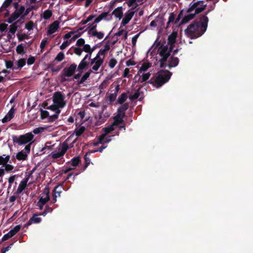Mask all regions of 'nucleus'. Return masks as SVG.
I'll return each mask as SVG.
<instances>
[{
	"label": "nucleus",
	"instance_id": "nucleus-1",
	"mask_svg": "<svg viewBox=\"0 0 253 253\" xmlns=\"http://www.w3.org/2000/svg\"><path fill=\"white\" fill-rule=\"evenodd\" d=\"M209 18L205 15H201L199 20L194 21L190 24L185 33L191 39H194L202 36L206 31Z\"/></svg>",
	"mask_w": 253,
	"mask_h": 253
},
{
	"label": "nucleus",
	"instance_id": "nucleus-2",
	"mask_svg": "<svg viewBox=\"0 0 253 253\" xmlns=\"http://www.w3.org/2000/svg\"><path fill=\"white\" fill-rule=\"evenodd\" d=\"M207 5L203 0L193 1L189 4V7L187 9V12L190 14L184 16L181 21V24H185L190 20L193 19L196 15L199 14L204 11Z\"/></svg>",
	"mask_w": 253,
	"mask_h": 253
},
{
	"label": "nucleus",
	"instance_id": "nucleus-3",
	"mask_svg": "<svg viewBox=\"0 0 253 253\" xmlns=\"http://www.w3.org/2000/svg\"><path fill=\"white\" fill-rule=\"evenodd\" d=\"M171 75V73L168 70H161L156 75L151 78L148 83L156 88H159L168 82Z\"/></svg>",
	"mask_w": 253,
	"mask_h": 253
},
{
	"label": "nucleus",
	"instance_id": "nucleus-4",
	"mask_svg": "<svg viewBox=\"0 0 253 253\" xmlns=\"http://www.w3.org/2000/svg\"><path fill=\"white\" fill-rule=\"evenodd\" d=\"M34 135L32 132H28L25 134L20 135L19 136L13 135L12 136L13 143L17 144L19 145H22L32 143L31 141L34 138Z\"/></svg>",
	"mask_w": 253,
	"mask_h": 253
},
{
	"label": "nucleus",
	"instance_id": "nucleus-5",
	"mask_svg": "<svg viewBox=\"0 0 253 253\" xmlns=\"http://www.w3.org/2000/svg\"><path fill=\"white\" fill-rule=\"evenodd\" d=\"M64 96L60 91L54 92L52 97L53 103L58 105L60 108H63L66 105V102L64 101Z\"/></svg>",
	"mask_w": 253,
	"mask_h": 253
},
{
	"label": "nucleus",
	"instance_id": "nucleus-6",
	"mask_svg": "<svg viewBox=\"0 0 253 253\" xmlns=\"http://www.w3.org/2000/svg\"><path fill=\"white\" fill-rule=\"evenodd\" d=\"M21 229V225H17L11 229L7 233L4 235L1 239V242L5 241L14 236Z\"/></svg>",
	"mask_w": 253,
	"mask_h": 253
},
{
	"label": "nucleus",
	"instance_id": "nucleus-7",
	"mask_svg": "<svg viewBox=\"0 0 253 253\" xmlns=\"http://www.w3.org/2000/svg\"><path fill=\"white\" fill-rule=\"evenodd\" d=\"M77 69V65L73 63L67 68H65L63 70V75L64 77H70L73 76Z\"/></svg>",
	"mask_w": 253,
	"mask_h": 253
},
{
	"label": "nucleus",
	"instance_id": "nucleus-8",
	"mask_svg": "<svg viewBox=\"0 0 253 253\" xmlns=\"http://www.w3.org/2000/svg\"><path fill=\"white\" fill-rule=\"evenodd\" d=\"M68 148V144L66 142H64L62 144V147L60 151L57 153H53L52 154V158L53 159H55L60 158L61 157L63 156L64 155L66 152Z\"/></svg>",
	"mask_w": 253,
	"mask_h": 253
},
{
	"label": "nucleus",
	"instance_id": "nucleus-9",
	"mask_svg": "<svg viewBox=\"0 0 253 253\" xmlns=\"http://www.w3.org/2000/svg\"><path fill=\"white\" fill-rule=\"evenodd\" d=\"M135 12V11L130 10H128L126 12L124 15V17L123 18L121 24V26H125L127 24L133 17Z\"/></svg>",
	"mask_w": 253,
	"mask_h": 253
},
{
	"label": "nucleus",
	"instance_id": "nucleus-10",
	"mask_svg": "<svg viewBox=\"0 0 253 253\" xmlns=\"http://www.w3.org/2000/svg\"><path fill=\"white\" fill-rule=\"evenodd\" d=\"M172 50H170V47L169 48L168 46L162 45H161L158 50L161 56H170V52Z\"/></svg>",
	"mask_w": 253,
	"mask_h": 253
},
{
	"label": "nucleus",
	"instance_id": "nucleus-11",
	"mask_svg": "<svg viewBox=\"0 0 253 253\" xmlns=\"http://www.w3.org/2000/svg\"><path fill=\"white\" fill-rule=\"evenodd\" d=\"M39 214L34 213L32 217H31L28 222L25 225V227H28L32 224H38L42 221V218L38 216Z\"/></svg>",
	"mask_w": 253,
	"mask_h": 253
},
{
	"label": "nucleus",
	"instance_id": "nucleus-12",
	"mask_svg": "<svg viewBox=\"0 0 253 253\" xmlns=\"http://www.w3.org/2000/svg\"><path fill=\"white\" fill-rule=\"evenodd\" d=\"M112 15H114L116 18H119V19L122 18L123 16V7L122 6H119L115 8L110 15V19H112Z\"/></svg>",
	"mask_w": 253,
	"mask_h": 253
},
{
	"label": "nucleus",
	"instance_id": "nucleus-13",
	"mask_svg": "<svg viewBox=\"0 0 253 253\" xmlns=\"http://www.w3.org/2000/svg\"><path fill=\"white\" fill-rule=\"evenodd\" d=\"M59 26V22L57 21H54L53 23L49 25L47 30V34L51 35L55 33L58 29Z\"/></svg>",
	"mask_w": 253,
	"mask_h": 253
},
{
	"label": "nucleus",
	"instance_id": "nucleus-14",
	"mask_svg": "<svg viewBox=\"0 0 253 253\" xmlns=\"http://www.w3.org/2000/svg\"><path fill=\"white\" fill-rule=\"evenodd\" d=\"M176 33H172L168 37V44L169 45L170 50H172L176 42Z\"/></svg>",
	"mask_w": 253,
	"mask_h": 253
},
{
	"label": "nucleus",
	"instance_id": "nucleus-15",
	"mask_svg": "<svg viewBox=\"0 0 253 253\" xmlns=\"http://www.w3.org/2000/svg\"><path fill=\"white\" fill-rule=\"evenodd\" d=\"M125 115L122 113H119L117 112V114L114 117L113 125L115 126H118L122 124L124 122V118L125 117Z\"/></svg>",
	"mask_w": 253,
	"mask_h": 253
},
{
	"label": "nucleus",
	"instance_id": "nucleus-16",
	"mask_svg": "<svg viewBox=\"0 0 253 253\" xmlns=\"http://www.w3.org/2000/svg\"><path fill=\"white\" fill-rule=\"evenodd\" d=\"M113 123L112 125H110L108 126L105 127L103 128V130L104 133L100 135V142L102 143V140L104 139V137L108 135V134L110 133L111 131H113L114 129Z\"/></svg>",
	"mask_w": 253,
	"mask_h": 253
},
{
	"label": "nucleus",
	"instance_id": "nucleus-17",
	"mask_svg": "<svg viewBox=\"0 0 253 253\" xmlns=\"http://www.w3.org/2000/svg\"><path fill=\"white\" fill-rule=\"evenodd\" d=\"M152 64L151 63L147 62L144 63L142 64L140 69H139L137 75L134 77V79L136 80L138 76H140V74H141L143 72H145L147 71L148 68H149L151 66Z\"/></svg>",
	"mask_w": 253,
	"mask_h": 253
},
{
	"label": "nucleus",
	"instance_id": "nucleus-18",
	"mask_svg": "<svg viewBox=\"0 0 253 253\" xmlns=\"http://www.w3.org/2000/svg\"><path fill=\"white\" fill-rule=\"evenodd\" d=\"M29 179V177L28 176L27 177H25L23 180H22L19 185V186L17 189V193L19 194L21 193L26 188L27 182Z\"/></svg>",
	"mask_w": 253,
	"mask_h": 253
},
{
	"label": "nucleus",
	"instance_id": "nucleus-19",
	"mask_svg": "<svg viewBox=\"0 0 253 253\" xmlns=\"http://www.w3.org/2000/svg\"><path fill=\"white\" fill-rule=\"evenodd\" d=\"M179 63V59L176 57H174L172 56L170 60L169 61V63L168 64V66L169 69L171 67H174L176 66Z\"/></svg>",
	"mask_w": 253,
	"mask_h": 253
},
{
	"label": "nucleus",
	"instance_id": "nucleus-20",
	"mask_svg": "<svg viewBox=\"0 0 253 253\" xmlns=\"http://www.w3.org/2000/svg\"><path fill=\"white\" fill-rule=\"evenodd\" d=\"M28 155L24 152V150H22L18 152L16 155V158L19 161H24L27 159Z\"/></svg>",
	"mask_w": 253,
	"mask_h": 253
},
{
	"label": "nucleus",
	"instance_id": "nucleus-21",
	"mask_svg": "<svg viewBox=\"0 0 253 253\" xmlns=\"http://www.w3.org/2000/svg\"><path fill=\"white\" fill-rule=\"evenodd\" d=\"M92 72V70L89 69L87 72H86L83 76L81 78L80 80L78 81L77 84L78 85H80L83 84L84 82H85L87 79L89 77V76Z\"/></svg>",
	"mask_w": 253,
	"mask_h": 253
},
{
	"label": "nucleus",
	"instance_id": "nucleus-22",
	"mask_svg": "<svg viewBox=\"0 0 253 253\" xmlns=\"http://www.w3.org/2000/svg\"><path fill=\"white\" fill-rule=\"evenodd\" d=\"M89 64V62L85 60V59H83L78 65L77 70H84L88 66Z\"/></svg>",
	"mask_w": 253,
	"mask_h": 253
},
{
	"label": "nucleus",
	"instance_id": "nucleus-23",
	"mask_svg": "<svg viewBox=\"0 0 253 253\" xmlns=\"http://www.w3.org/2000/svg\"><path fill=\"white\" fill-rule=\"evenodd\" d=\"M128 103H126L118 108L117 112L126 115V111L128 109Z\"/></svg>",
	"mask_w": 253,
	"mask_h": 253
},
{
	"label": "nucleus",
	"instance_id": "nucleus-24",
	"mask_svg": "<svg viewBox=\"0 0 253 253\" xmlns=\"http://www.w3.org/2000/svg\"><path fill=\"white\" fill-rule=\"evenodd\" d=\"M81 163V160L79 156L75 157L72 159L70 162L68 163L69 165H71L73 167H77Z\"/></svg>",
	"mask_w": 253,
	"mask_h": 253
},
{
	"label": "nucleus",
	"instance_id": "nucleus-25",
	"mask_svg": "<svg viewBox=\"0 0 253 253\" xmlns=\"http://www.w3.org/2000/svg\"><path fill=\"white\" fill-rule=\"evenodd\" d=\"M91 153V152H87V153H86V154H85V155L84 156V159L85 161V165H84V167H83V171H84L87 168V167L88 166L89 164L90 163V160L89 158V157H88V155H90Z\"/></svg>",
	"mask_w": 253,
	"mask_h": 253
},
{
	"label": "nucleus",
	"instance_id": "nucleus-26",
	"mask_svg": "<svg viewBox=\"0 0 253 253\" xmlns=\"http://www.w3.org/2000/svg\"><path fill=\"white\" fill-rule=\"evenodd\" d=\"M19 25H18V22H15L13 23L10 26L9 30V32L13 35H14L16 31H17Z\"/></svg>",
	"mask_w": 253,
	"mask_h": 253
},
{
	"label": "nucleus",
	"instance_id": "nucleus-27",
	"mask_svg": "<svg viewBox=\"0 0 253 253\" xmlns=\"http://www.w3.org/2000/svg\"><path fill=\"white\" fill-rule=\"evenodd\" d=\"M52 15V12L51 10L49 9L45 10L42 15V17L44 19V20H48L49 19Z\"/></svg>",
	"mask_w": 253,
	"mask_h": 253
},
{
	"label": "nucleus",
	"instance_id": "nucleus-28",
	"mask_svg": "<svg viewBox=\"0 0 253 253\" xmlns=\"http://www.w3.org/2000/svg\"><path fill=\"white\" fill-rule=\"evenodd\" d=\"M150 75H151V74L150 73V72H148V73H147L145 74H143L141 78L140 76H139V78L138 79V81L139 82H140L141 83L145 82L147 80H148V79L150 78Z\"/></svg>",
	"mask_w": 253,
	"mask_h": 253
},
{
	"label": "nucleus",
	"instance_id": "nucleus-29",
	"mask_svg": "<svg viewBox=\"0 0 253 253\" xmlns=\"http://www.w3.org/2000/svg\"><path fill=\"white\" fill-rule=\"evenodd\" d=\"M127 98V94L126 93H123L119 97L117 102L120 104H123L126 101Z\"/></svg>",
	"mask_w": 253,
	"mask_h": 253
},
{
	"label": "nucleus",
	"instance_id": "nucleus-30",
	"mask_svg": "<svg viewBox=\"0 0 253 253\" xmlns=\"http://www.w3.org/2000/svg\"><path fill=\"white\" fill-rule=\"evenodd\" d=\"M60 112L61 110H58L57 113H55V114L50 116H49V117L48 118V122L52 123L54 122L56 120L58 119L59 114L60 113Z\"/></svg>",
	"mask_w": 253,
	"mask_h": 253
},
{
	"label": "nucleus",
	"instance_id": "nucleus-31",
	"mask_svg": "<svg viewBox=\"0 0 253 253\" xmlns=\"http://www.w3.org/2000/svg\"><path fill=\"white\" fill-rule=\"evenodd\" d=\"M19 15H17V12L15 11L12 13L11 16L7 19V22L8 23H12L14 21L17 19L19 17Z\"/></svg>",
	"mask_w": 253,
	"mask_h": 253
},
{
	"label": "nucleus",
	"instance_id": "nucleus-32",
	"mask_svg": "<svg viewBox=\"0 0 253 253\" xmlns=\"http://www.w3.org/2000/svg\"><path fill=\"white\" fill-rule=\"evenodd\" d=\"M53 209L50 207L49 206H46L45 210L42 212H40L39 215H42L43 216H45L48 213H51L52 212Z\"/></svg>",
	"mask_w": 253,
	"mask_h": 253
},
{
	"label": "nucleus",
	"instance_id": "nucleus-33",
	"mask_svg": "<svg viewBox=\"0 0 253 253\" xmlns=\"http://www.w3.org/2000/svg\"><path fill=\"white\" fill-rule=\"evenodd\" d=\"M103 63V60H99L96 62L94 65L92 66V69L95 71L98 70L101 65Z\"/></svg>",
	"mask_w": 253,
	"mask_h": 253
},
{
	"label": "nucleus",
	"instance_id": "nucleus-34",
	"mask_svg": "<svg viewBox=\"0 0 253 253\" xmlns=\"http://www.w3.org/2000/svg\"><path fill=\"white\" fill-rule=\"evenodd\" d=\"M85 131V127L82 126L80 127L77 128L75 130V134L77 136H81Z\"/></svg>",
	"mask_w": 253,
	"mask_h": 253
},
{
	"label": "nucleus",
	"instance_id": "nucleus-35",
	"mask_svg": "<svg viewBox=\"0 0 253 253\" xmlns=\"http://www.w3.org/2000/svg\"><path fill=\"white\" fill-rule=\"evenodd\" d=\"M91 35L93 37H96L98 39H102L104 37V33L101 32L94 31L91 33Z\"/></svg>",
	"mask_w": 253,
	"mask_h": 253
},
{
	"label": "nucleus",
	"instance_id": "nucleus-36",
	"mask_svg": "<svg viewBox=\"0 0 253 253\" xmlns=\"http://www.w3.org/2000/svg\"><path fill=\"white\" fill-rule=\"evenodd\" d=\"M25 45L21 43L17 45L16 48V52L18 54H22L24 52V47Z\"/></svg>",
	"mask_w": 253,
	"mask_h": 253
},
{
	"label": "nucleus",
	"instance_id": "nucleus-37",
	"mask_svg": "<svg viewBox=\"0 0 253 253\" xmlns=\"http://www.w3.org/2000/svg\"><path fill=\"white\" fill-rule=\"evenodd\" d=\"M105 121H106V119L104 118V117L103 116L102 113H99V114H98L97 125H100L104 123Z\"/></svg>",
	"mask_w": 253,
	"mask_h": 253
},
{
	"label": "nucleus",
	"instance_id": "nucleus-38",
	"mask_svg": "<svg viewBox=\"0 0 253 253\" xmlns=\"http://www.w3.org/2000/svg\"><path fill=\"white\" fill-rule=\"evenodd\" d=\"M33 9H36V6L35 5H30L29 7L27 8V9H26L24 14H23V15L21 16V18L23 19Z\"/></svg>",
	"mask_w": 253,
	"mask_h": 253
},
{
	"label": "nucleus",
	"instance_id": "nucleus-39",
	"mask_svg": "<svg viewBox=\"0 0 253 253\" xmlns=\"http://www.w3.org/2000/svg\"><path fill=\"white\" fill-rule=\"evenodd\" d=\"M65 58V55L63 53V52L61 51L58 53V54L57 55L55 58V60L60 62L62 61Z\"/></svg>",
	"mask_w": 253,
	"mask_h": 253
},
{
	"label": "nucleus",
	"instance_id": "nucleus-40",
	"mask_svg": "<svg viewBox=\"0 0 253 253\" xmlns=\"http://www.w3.org/2000/svg\"><path fill=\"white\" fill-rule=\"evenodd\" d=\"M25 7L24 5H21L20 8L17 9H16L15 12H17V15H19V16H20V15H21V16L23 15L22 14L24 13L25 11Z\"/></svg>",
	"mask_w": 253,
	"mask_h": 253
},
{
	"label": "nucleus",
	"instance_id": "nucleus-41",
	"mask_svg": "<svg viewBox=\"0 0 253 253\" xmlns=\"http://www.w3.org/2000/svg\"><path fill=\"white\" fill-rule=\"evenodd\" d=\"M169 56H161L162 58L159 60L160 66L161 68H163L165 67V63L167 61Z\"/></svg>",
	"mask_w": 253,
	"mask_h": 253
},
{
	"label": "nucleus",
	"instance_id": "nucleus-42",
	"mask_svg": "<svg viewBox=\"0 0 253 253\" xmlns=\"http://www.w3.org/2000/svg\"><path fill=\"white\" fill-rule=\"evenodd\" d=\"M25 64H26V60L24 58L20 59L17 61L18 67L15 68L14 69H16L19 68H22L23 66H24L25 65Z\"/></svg>",
	"mask_w": 253,
	"mask_h": 253
},
{
	"label": "nucleus",
	"instance_id": "nucleus-43",
	"mask_svg": "<svg viewBox=\"0 0 253 253\" xmlns=\"http://www.w3.org/2000/svg\"><path fill=\"white\" fill-rule=\"evenodd\" d=\"M114 135H106V136L104 137V139L102 141V143H100V144L102 145H104L106 143H109L112 140V137Z\"/></svg>",
	"mask_w": 253,
	"mask_h": 253
},
{
	"label": "nucleus",
	"instance_id": "nucleus-44",
	"mask_svg": "<svg viewBox=\"0 0 253 253\" xmlns=\"http://www.w3.org/2000/svg\"><path fill=\"white\" fill-rule=\"evenodd\" d=\"M59 185H57L53 191V198L51 201V204H53L57 201V195H56V189L58 188Z\"/></svg>",
	"mask_w": 253,
	"mask_h": 253
},
{
	"label": "nucleus",
	"instance_id": "nucleus-45",
	"mask_svg": "<svg viewBox=\"0 0 253 253\" xmlns=\"http://www.w3.org/2000/svg\"><path fill=\"white\" fill-rule=\"evenodd\" d=\"M17 36L19 41L20 42L23 41L24 39H28L29 38L28 35L25 33L22 34H18Z\"/></svg>",
	"mask_w": 253,
	"mask_h": 253
},
{
	"label": "nucleus",
	"instance_id": "nucleus-46",
	"mask_svg": "<svg viewBox=\"0 0 253 253\" xmlns=\"http://www.w3.org/2000/svg\"><path fill=\"white\" fill-rule=\"evenodd\" d=\"M34 22L32 21H29L25 25V28L29 31L32 30L34 28Z\"/></svg>",
	"mask_w": 253,
	"mask_h": 253
},
{
	"label": "nucleus",
	"instance_id": "nucleus-47",
	"mask_svg": "<svg viewBox=\"0 0 253 253\" xmlns=\"http://www.w3.org/2000/svg\"><path fill=\"white\" fill-rule=\"evenodd\" d=\"M140 95L139 89L134 93V94L129 96V98L131 100H134L137 99Z\"/></svg>",
	"mask_w": 253,
	"mask_h": 253
},
{
	"label": "nucleus",
	"instance_id": "nucleus-48",
	"mask_svg": "<svg viewBox=\"0 0 253 253\" xmlns=\"http://www.w3.org/2000/svg\"><path fill=\"white\" fill-rule=\"evenodd\" d=\"M42 196H43V197L49 198V187L46 186L43 190L42 193Z\"/></svg>",
	"mask_w": 253,
	"mask_h": 253
},
{
	"label": "nucleus",
	"instance_id": "nucleus-49",
	"mask_svg": "<svg viewBox=\"0 0 253 253\" xmlns=\"http://www.w3.org/2000/svg\"><path fill=\"white\" fill-rule=\"evenodd\" d=\"M14 113H15V109H14V107H12L10 110L8 111V113L7 114L6 116L10 119L11 120L14 116Z\"/></svg>",
	"mask_w": 253,
	"mask_h": 253
},
{
	"label": "nucleus",
	"instance_id": "nucleus-50",
	"mask_svg": "<svg viewBox=\"0 0 253 253\" xmlns=\"http://www.w3.org/2000/svg\"><path fill=\"white\" fill-rule=\"evenodd\" d=\"M49 117V112L46 110L41 109V118L42 119H44Z\"/></svg>",
	"mask_w": 253,
	"mask_h": 253
},
{
	"label": "nucleus",
	"instance_id": "nucleus-51",
	"mask_svg": "<svg viewBox=\"0 0 253 253\" xmlns=\"http://www.w3.org/2000/svg\"><path fill=\"white\" fill-rule=\"evenodd\" d=\"M97 27V25L96 23H94V22H93L88 28V33L91 34V31H96L95 29Z\"/></svg>",
	"mask_w": 253,
	"mask_h": 253
},
{
	"label": "nucleus",
	"instance_id": "nucleus-52",
	"mask_svg": "<svg viewBox=\"0 0 253 253\" xmlns=\"http://www.w3.org/2000/svg\"><path fill=\"white\" fill-rule=\"evenodd\" d=\"M117 63V61L115 58H112L109 62V66L110 68L112 69L114 68Z\"/></svg>",
	"mask_w": 253,
	"mask_h": 253
},
{
	"label": "nucleus",
	"instance_id": "nucleus-53",
	"mask_svg": "<svg viewBox=\"0 0 253 253\" xmlns=\"http://www.w3.org/2000/svg\"><path fill=\"white\" fill-rule=\"evenodd\" d=\"M4 171H6L7 172H10L12 171V170L14 169V167L11 165L9 164H5L4 166Z\"/></svg>",
	"mask_w": 253,
	"mask_h": 253
},
{
	"label": "nucleus",
	"instance_id": "nucleus-54",
	"mask_svg": "<svg viewBox=\"0 0 253 253\" xmlns=\"http://www.w3.org/2000/svg\"><path fill=\"white\" fill-rule=\"evenodd\" d=\"M175 19V14L173 13H171L169 18V20L167 22L168 26L170 23H173Z\"/></svg>",
	"mask_w": 253,
	"mask_h": 253
},
{
	"label": "nucleus",
	"instance_id": "nucleus-55",
	"mask_svg": "<svg viewBox=\"0 0 253 253\" xmlns=\"http://www.w3.org/2000/svg\"><path fill=\"white\" fill-rule=\"evenodd\" d=\"M47 43V38H45L43 39L42 40L41 44H40V48L41 49V50L43 49L46 45V44Z\"/></svg>",
	"mask_w": 253,
	"mask_h": 253
},
{
	"label": "nucleus",
	"instance_id": "nucleus-56",
	"mask_svg": "<svg viewBox=\"0 0 253 253\" xmlns=\"http://www.w3.org/2000/svg\"><path fill=\"white\" fill-rule=\"evenodd\" d=\"M48 108H49V109H50L53 111H55V113H57V112L58 111V110H60L59 109V108H60L59 107H58V105H57L56 104L51 105L49 106V107Z\"/></svg>",
	"mask_w": 253,
	"mask_h": 253
},
{
	"label": "nucleus",
	"instance_id": "nucleus-57",
	"mask_svg": "<svg viewBox=\"0 0 253 253\" xmlns=\"http://www.w3.org/2000/svg\"><path fill=\"white\" fill-rule=\"evenodd\" d=\"M8 24L5 23H1L0 24V31L1 32H5L7 30Z\"/></svg>",
	"mask_w": 253,
	"mask_h": 253
},
{
	"label": "nucleus",
	"instance_id": "nucleus-58",
	"mask_svg": "<svg viewBox=\"0 0 253 253\" xmlns=\"http://www.w3.org/2000/svg\"><path fill=\"white\" fill-rule=\"evenodd\" d=\"M44 128L42 127H39L35 128L33 130V132L34 134H37L42 132L44 130Z\"/></svg>",
	"mask_w": 253,
	"mask_h": 253
},
{
	"label": "nucleus",
	"instance_id": "nucleus-59",
	"mask_svg": "<svg viewBox=\"0 0 253 253\" xmlns=\"http://www.w3.org/2000/svg\"><path fill=\"white\" fill-rule=\"evenodd\" d=\"M74 52L77 55L80 56L83 52V49L81 48L76 47L74 48Z\"/></svg>",
	"mask_w": 253,
	"mask_h": 253
},
{
	"label": "nucleus",
	"instance_id": "nucleus-60",
	"mask_svg": "<svg viewBox=\"0 0 253 253\" xmlns=\"http://www.w3.org/2000/svg\"><path fill=\"white\" fill-rule=\"evenodd\" d=\"M85 41L84 39L80 38L76 42V45L81 46L84 44Z\"/></svg>",
	"mask_w": 253,
	"mask_h": 253
},
{
	"label": "nucleus",
	"instance_id": "nucleus-61",
	"mask_svg": "<svg viewBox=\"0 0 253 253\" xmlns=\"http://www.w3.org/2000/svg\"><path fill=\"white\" fill-rule=\"evenodd\" d=\"M50 200V198L47 197H43V196H42L41 198L39 199V201L41 203H43V204H45L48 202Z\"/></svg>",
	"mask_w": 253,
	"mask_h": 253
},
{
	"label": "nucleus",
	"instance_id": "nucleus-62",
	"mask_svg": "<svg viewBox=\"0 0 253 253\" xmlns=\"http://www.w3.org/2000/svg\"><path fill=\"white\" fill-rule=\"evenodd\" d=\"M70 42L68 41L64 42L60 46V48L61 50H63L66 48L70 44Z\"/></svg>",
	"mask_w": 253,
	"mask_h": 253
},
{
	"label": "nucleus",
	"instance_id": "nucleus-63",
	"mask_svg": "<svg viewBox=\"0 0 253 253\" xmlns=\"http://www.w3.org/2000/svg\"><path fill=\"white\" fill-rule=\"evenodd\" d=\"M35 61V58L34 56H30L27 60V64L29 65L33 64Z\"/></svg>",
	"mask_w": 253,
	"mask_h": 253
},
{
	"label": "nucleus",
	"instance_id": "nucleus-64",
	"mask_svg": "<svg viewBox=\"0 0 253 253\" xmlns=\"http://www.w3.org/2000/svg\"><path fill=\"white\" fill-rule=\"evenodd\" d=\"M13 243L10 244L8 246L2 248L1 250V253H5L7 251H9L12 247Z\"/></svg>",
	"mask_w": 253,
	"mask_h": 253
}]
</instances>
